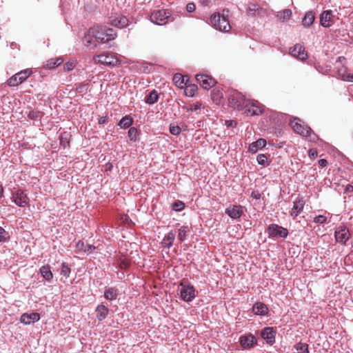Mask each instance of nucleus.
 <instances>
[{
  "label": "nucleus",
  "instance_id": "obj_1",
  "mask_svg": "<svg viewBox=\"0 0 353 353\" xmlns=\"http://www.w3.org/2000/svg\"><path fill=\"white\" fill-rule=\"evenodd\" d=\"M290 125L296 133L307 139L310 141H316L318 139L317 135L309 126L304 125L301 119L293 118L290 120Z\"/></svg>",
  "mask_w": 353,
  "mask_h": 353
},
{
  "label": "nucleus",
  "instance_id": "obj_2",
  "mask_svg": "<svg viewBox=\"0 0 353 353\" xmlns=\"http://www.w3.org/2000/svg\"><path fill=\"white\" fill-rule=\"evenodd\" d=\"M95 30V39L98 43H106L110 41L115 39L117 37V31L112 28H102L99 26H94Z\"/></svg>",
  "mask_w": 353,
  "mask_h": 353
},
{
  "label": "nucleus",
  "instance_id": "obj_3",
  "mask_svg": "<svg viewBox=\"0 0 353 353\" xmlns=\"http://www.w3.org/2000/svg\"><path fill=\"white\" fill-rule=\"evenodd\" d=\"M210 24L221 32H228L231 29L228 19L219 13H214L211 16Z\"/></svg>",
  "mask_w": 353,
  "mask_h": 353
},
{
  "label": "nucleus",
  "instance_id": "obj_4",
  "mask_svg": "<svg viewBox=\"0 0 353 353\" xmlns=\"http://www.w3.org/2000/svg\"><path fill=\"white\" fill-rule=\"evenodd\" d=\"M172 17V11L170 10H154L150 16V21L159 26L166 24ZM172 21V19H170Z\"/></svg>",
  "mask_w": 353,
  "mask_h": 353
},
{
  "label": "nucleus",
  "instance_id": "obj_5",
  "mask_svg": "<svg viewBox=\"0 0 353 353\" xmlns=\"http://www.w3.org/2000/svg\"><path fill=\"white\" fill-rule=\"evenodd\" d=\"M93 60L95 63L108 66H115L120 63L119 59L110 52H103L100 54L94 55Z\"/></svg>",
  "mask_w": 353,
  "mask_h": 353
},
{
  "label": "nucleus",
  "instance_id": "obj_6",
  "mask_svg": "<svg viewBox=\"0 0 353 353\" xmlns=\"http://www.w3.org/2000/svg\"><path fill=\"white\" fill-rule=\"evenodd\" d=\"M228 101L231 107L238 110H243L248 99L241 92L234 90L230 93Z\"/></svg>",
  "mask_w": 353,
  "mask_h": 353
},
{
  "label": "nucleus",
  "instance_id": "obj_7",
  "mask_svg": "<svg viewBox=\"0 0 353 353\" xmlns=\"http://www.w3.org/2000/svg\"><path fill=\"white\" fill-rule=\"evenodd\" d=\"M178 291L181 299L185 302H190L195 298V289L192 285L181 283Z\"/></svg>",
  "mask_w": 353,
  "mask_h": 353
},
{
  "label": "nucleus",
  "instance_id": "obj_8",
  "mask_svg": "<svg viewBox=\"0 0 353 353\" xmlns=\"http://www.w3.org/2000/svg\"><path fill=\"white\" fill-rule=\"evenodd\" d=\"M269 238H286L288 235V230L282 226L277 224H270L267 230Z\"/></svg>",
  "mask_w": 353,
  "mask_h": 353
},
{
  "label": "nucleus",
  "instance_id": "obj_9",
  "mask_svg": "<svg viewBox=\"0 0 353 353\" xmlns=\"http://www.w3.org/2000/svg\"><path fill=\"white\" fill-rule=\"evenodd\" d=\"M11 200L19 207H26L29 203L27 193L21 189H17L12 192Z\"/></svg>",
  "mask_w": 353,
  "mask_h": 353
},
{
  "label": "nucleus",
  "instance_id": "obj_10",
  "mask_svg": "<svg viewBox=\"0 0 353 353\" xmlns=\"http://www.w3.org/2000/svg\"><path fill=\"white\" fill-rule=\"evenodd\" d=\"M128 19L119 13H112L108 18V23L118 28H125L128 25Z\"/></svg>",
  "mask_w": 353,
  "mask_h": 353
},
{
  "label": "nucleus",
  "instance_id": "obj_11",
  "mask_svg": "<svg viewBox=\"0 0 353 353\" xmlns=\"http://www.w3.org/2000/svg\"><path fill=\"white\" fill-rule=\"evenodd\" d=\"M351 234L348 228L344 225L337 227L334 232V237L336 243L345 245L346 242L350 239Z\"/></svg>",
  "mask_w": 353,
  "mask_h": 353
},
{
  "label": "nucleus",
  "instance_id": "obj_12",
  "mask_svg": "<svg viewBox=\"0 0 353 353\" xmlns=\"http://www.w3.org/2000/svg\"><path fill=\"white\" fill-rule=\"evenodd\" d=\"M241 347L243 350H250L256 345V339L252 334L242 335L239 338Z\"/></svg>",
  "mask_w": 353,
  "mask_h": 353
},
{
  "label": "nucleus",
  "instance_id": "obj_13",
  "mask_svg": "<svg viewBox=\"0 0 353 353\" xmlns=\"http://www.w3.org/2000/svg\"><path fill=\"white\" fill-rule=\"evenodd\" d=\"M196 79L200 83L201 86L205 90L210 89L216 83V81L212 77L205 74H197L196 76Z\"/></svg>",
  "mask_w": 353,
  "mask_h": 353
},
{
  "label": "nucleus",
  "instance_id": "obj_14",
  "mask_svg": "<svg viewBox=\"0 0 353 353\" xmlns=\"http://www.w3.org/2000/svg\"><path fill=\"white\" fill-rule=\"evenodd\" d=\"M95 30L93 27L89 28L83 38V43L85 46H98L99 43L95 39Z\"/></svg>",
  "mask_w": 353,
  "mask_h": 353
},
{
  "label": "nucleus",
  "instance_id": "obj_15",
  "mask_svg": "<svg viewBox=\"0 0 353 353\" xmlns=\"http://www.w3.org/2000/svg\"><path fill=\"white\" fill-rule=\"evenodd\" d=\"M243 110L248 115L250 116L259 115L263 112L261 106L249 99Z\"/></svg>",
  "mask_w": 353,
  "mask_h": 353
},
{
  "label": "nucleus",
  "instance_id": "obj_16",
  "mask_svg": "<svg viewBox=\"0 0 353 353\" xmlns=\"http://www.w3.org/2000/svg\"><path fill=\"white\" fill-rule=\"evenodd\" d=\"M290 52L292 56L301 61L307 58V53L305 50V48L300 44H296L291 48Z\"/></svg>",
  "mask_w": 353,
  "mask_h": 353
},
{
  "label": "nucleus",
  "instance_id": "obj_17",
  "mask_svg": "<svg viewBox=\"0 0 353 353\" xmlns=\"http://www.w3.org/2000/svg\"><path fill=\"white\" fill-rule=\"evenodd\" d=\"M261 336L267 343L272 345L275 342L276 331L273 327H266L261 330Z\"/></svg>",
  "mask_w": 353,
  "mask_h": 353
},
{
  "label": "nucleus",
  "instance_id": "obj_18",
  "mask_svg": "<svg viewBox=\"0 0 353 353\" xmlns=\"http://www.w3.org/2000/svg\"><path fill=\"white\" fill-rule=\"evenodd\" d=\"M243 213V207L239 205H233L225 209V214L232 219H239Z\"/></svg>",
  "mask_w": 353,
  "mask_h": 353
},
{
  "label": "nucleus",
  "instance_id": "obj_19",
  "mask_svg": "<svg viewBox=\"0 0 353 353\" xmlns=\"http://www.w3.org/2000/svg\"><path fill=\"white\" fill-rule=\"evenodd\" d=\"M40 319V315L37 312L32 313H23L20 317L21 323L29 325L39 321Z\"/></svg>",
  "mask_w": 353,
  "mask_h": 353
},
{
  "label": "nucleus",
  "instance_id": "obj_20",
  "mask_svg": "<svg viewBox=\"0 0 353 353\" xmlns=\"http://www.w3.org/2000/svg\"><path fill=\"white\" fill-rule=\"evenodd\" d=\"M333 14L332 10H325L320 15V23L324 28L332 26Z\"/></svg>",
  "mask_w": 353,
  "mask_h": 353
},
{
  "label": "nucleus",
  "instance_id": "obj_21",
  "mask_svg": "<svg viewBox=\"0 0 353 353\" xmlns=\"http://www.w3.org/2000/svg\"><path fill=\"white\" fill-rule=\"evenodd\" d=\"M95 312L97 313V319L99 321H103L108 314H109V309L107 306L104 305L103 303L99 304L96 309Z\"/></svg>",
  "mask_w": 353,
  "mask_h": 353
},
{
  "label": "nucleus",
  "instance_id": "obj_22",
  "mask_svg": "<svg viewBox=\"0 0 353 353\" xmlns=\"http://www.w3.org/2000/svg\"><path fill=\"white\" fill-rule=\"evenodd\" d=\"M176 232L171 230L165 235L162 241L163 247L165 248H170L173 245L175 239Z\"/></svg>",
  "mask_w": 353,
  "mask_h": 353
},
{
  "label": "nucleus",
  "instance_id": "obj_23",
  "mask_svg": "<svg viewBox=\"0 0 353 353\" xmlns=\"http://www.w3.org/2000/svg\"><path fill=\"white\" fill-rule=\"evenodd\" d=\"M253 312L256 315L264 316L268 313V307L261 302H256L252 307Z\"/></svg>",
  "mask_w": 353,
  "mask_h": 353
},
{
  "label": "nucleus",
  "instance_id": "obj_24",
  "mask_svg": "<svg viewBox=\"0 0 353 353\" xmlns=\"http://www.w3.org/2000/svg\"><path fill=\"white\" fill-rule=\"evenodd\" d=\"M119 291L117 288L114 287L106 288L104 291V298L108 301H113L117 299Z\"/></svg>",
  "mask_w": 353,
  "mask_h": 353
},
{
  "label": "nucleus",
  "instance_id": "obj_25",
  "mask_svg": "<svg viewBox=\"0 0 353 353\" xmlns=\"http://www.w3.org/2000/svg\"><path fill=\"white\" fill-rule=\"evenodd\" d=\"M266 145V141L263 139H259L252 143L249 146V151L252 153H256L259 149L264 148Z\"/></svg>",
  "mask_w": 353,
  "mask_h": 353
},
{
  "label": "nucleus",
  "instance_id": "obj_26",
  "mask_svg": "<svg viewBox=\"0 0 353 353\" xmlns=\"http://www.w3.org/2000/svg\"><path fill=\"white\" fill-rule=\"evenodd\" d=\"M304 207V201L299 200L294 203L293 208H292L290 214L292 216H297L303 211Z\"/></svg>",
  "mask_w": 353,
  "mask_h": 353
},
{
  "label": "nucleus",
  "instance_id": "obj_27",
  "mask_svg": "<svg viewBox=\"0 0 353 353\" xmlns=\"http://www.w3.org/2000/svg\"><path fill=\"white\" fill-rule=\"evenodd\" d=\"M315 19V14L313 11H308L305 13L302 24L305 27H310Z\"/></svg>",
  "mask_w": 353,
  "mask_h": 353
},
{
  "label": "nucleus",
  "instance_id": "obj_28",
  "mask_svg": "<svg viewBox=\"0 0 353 353\" xmlns=\"http://www.w3.org/2000/svg\"><path fill=\"white\" fill-rule=\"evenodd\" d=\"M190 229L187 225H182L178 230V240L183 242L186 240L187 236L190 234Z\"/></svg>",
  "mask_w": 353,
  "mask_h": 353
},
{
  "label": "nucleus",
  "instance_id": "obj_29",
  "mask_svg": "<svg viewBox=\"0 0 353 353\" xmlns=\"http://www.w3.org/2000/svg\"><path fill=\"white\" fill-rule=\"evenodd\" d=\"M159 100V94L157 90H152L145 97V101L149 105H153Z\"/></svg>",
  "mask_w": 353,
  "mask_h": 353
},
{
  "label": "nucleus",
  "instance_id": "obj_30",
  "mask_svg": "<svg viewBox=\"0 0 353 353\" xmlns=\"http://www.w3.org/2000/svg\"><path fill=\"white\" fill-rule=\"evenodd\" d=\"M39 272L41 276L47 281H50L53 278V274L50 270V267L48 265L41 267Z\"/></svg>",
  "mask_w": 353,
  "mask_h": 353
},
{
  "label": "nucleus",
  "instance_id": "obj_31",
  "mask_svg": "<svg viewBox=\"0 0 353 353\" xmlns=\"http://www.w3.org/2000/svg\"><path fill=\"white\" fill-rule=\"evenodd\" d=\"M63 62V59L61 57L50 59L46 61L45 67L48 69H52L60 65Z\"/></svg>",
  "mask_w": 353,
  "mask_h": 353
},
{
  "label": "nucleus",
  "instance_id": "obj_32",
  "mask_svg": "<svg viewBox=\"0 0 353 353\" xmlns=\"http://www.w3.org/2000/svg\"><path fill=\"white\" fill-rule=\"evenodd\" d=\"M133 123V119L130 116H125L119 122L118 125L123 129H127L130 127Z\"/></svg>",
  "mask_w": 353,
  "mask_h": 353
},
{
  "label": "nucleus",
  "instance_id": "obj_33",
  "mask_svg": "<svg viewBox=\"0 0 353 353\" xmlns=\"http://www.w3.org/2000/svg\"><path fill=\"white\" fill-rule=\"evenodd\" d=\"M75 92L77 94L83 96L88 91V83L83 82L75 85Z\"/></svg>",
  "mask_w": 353,
  "mask_h": 353
},
{
  "label": "nucleus",
  "instance_id": "obj_34",
  "mask_svg": "<svg viewBox=\"0 0 353 353\" xmlns=\"http://www.w3.org/2000/svg\"><path fill=\"white\" fill-rule=\"evenodd\" d=\"M32 74V70L30 69H26L24 70H21L19 72L17 73V78L20 83H23Z\"/></svg>",
  "mask_w": 353,
  "mask_h": 353
},
{
  "label": "nucleus",
  "instance_id": "obj_35",
  "mask_svg": "<svg viewBox=\"0 0 353 353\" xmlns=\"http://www.w3.org/2000/svg\"><path fill=\"white\" fill-rule=\"evenodd\" d=\"M185 77L180 74H176L173 77V81L176 86L179 88H183L184 85L185 86L186 85L185 83Z\"/></svg>",
  "mask_w": 353,
  "mask_h": 353
},
{
  "label": "nucleus",
  "instance_id": "obj_36",
  "mask_svg": "<svg viewBox=\"0 0 353 353\" xmlns=\"http://www.w3.org/2000/svg\"><path fill=\"white\" fill-rule=\"evenodd\" d=\"M128 135L130 141L136 142L138 140L139 135L137 129L134 127L130 128L128 132Z\"/></svg>",
  "mask_w": 353,
  "mask_h": 353
},
{
  "label": "nucleus",
  "instance_id": "obj_37",
  "mask_svg": "<svg viewBox=\"0 0 353 353\" xmlns=\"http://www.w3.org/2000/svg\"><path fill=\"white\" fill-rule=\"evenodd\" d=\"M294 348L298 353H309L307 343L299 342L294 345Z\"/></svg>",
  "mask_w": 353,
  "mask_h": 353
},
{
  "label": "nucleus",
  "instance_id": "obj_38",
  "mask_svg": "<svg viewBox=\"0 0 353 353\" xmlns=\"http://www.w3.org/2000/svg\"><path fill=\"white\" fill-rule=\"evenodd\" d=\"M292 15V11L290 9H285L277 14V17L283 21L288 20Z\"/></svg>",
  "mask_w": 353,
  "mask_h": 353
},
{
  "label": "nucleus",
  "instance_id": "obj_39",
  "mask_svg": "<svg viewBox=\"0 0 353 353\" xmlns=\"http://www.w3.org/2000/svg\"><path fill=\"white\" fill-rule=\"evenodd\" d=\"M197 90V86L194 84L185 85V94L188 97H193Z\"/></svg>",
  "mask_w": 353,
  "mask_h": 353
},
{
  "label": "nucleus",
  "instance_id": "obj_40",
  "mask_svg": "<svg viewBox=\"0 0 353 353\" xmlns=\"http://www.w3.org/2000/svg\"><path fill=\"white\" fill-rule=\"evenodd\" d=\"M70 272L71 269L69 265L65 262H63L61 263V274L68 279L70 276Z\"/></svg>",
  "mask_w": 353,
  "mask_h": 353
},
{
  "label": "nucleus",
  "instance_id": "obj_41",
  "mask_svg": "<svg viewBox=\"0 0 353 353\" xmlns=\"http://www.w3.org/2000/svg\"><path fill=\"white\" fill-rule=\"evenodd\" d=\"M339 74L341 76L343 80L353 82V74H347L346 68H343L339 70Z\"/></svg>",
  "mask_w": 353,
  "mask_h": 353
},
{
  "label": "nucleus",
  "instance_id": "obj_42",
  "mask_svg": "<svg viewBox=\"0 0 353 353\" xmlns=\"http://www.w3.org/2000/svg\"><path fill=\"white\" fill-rule=\"evenodd\" d=\"M118 265L121 269L128 268L130 265V261L126 258L119 257L117 260Z\"/></svg>",
  "mask_w": 353,
  "mask_h": 353
},
{
  "label": "nucleus",
  "instance_id": "obj_43",
  "mask_svg": "<svg viewBox=\"0 0 353 353\" xmlns=\"http://www.w3.org/2000/svg\"><path fill=\"white\" fill-rule=\"evenodd\" d=\"M185 208V204L183 202L181 201H176L174 203H173L172 205V208L174 211L180 212L182 210H183Z\"/></svg>",
  "mask_w": 353,
  "mask_h": 353
},
{
  "label": "nucleus",
  "instance_id": "obj_44",
  "mask_svg": "<svg viewBox=\"0 0 353 353\" xmlns=\"http://www.w3.org/2000/svg\"><path fill=\"white\" fill-rule=\"evenodd\" d=\"M202 108H203V106L200 103H196L192 105H190V106L189 108L183 107V108L185 109L187 112L196 111L198 110L201 109Z\"/></svg>",
  "mask_w": 353,
  "mask_h": 353
},
{
  "label": "nucleus",
  "instance_id": "obj_45",
  "mask_svg": "<svg viewBox=\"0 0 353 353\" xmlns=\"http://www.w3.org/2000/svg\"><path fill=\"white\" fill-rule=\"evenodd\" d=\"M87 244H85L82 241H79L76 244V252L81 253L85 252Z\"/></svg>",
  "mask_w": 353,
  "mask_h": 353
},
{
  "label": "nucleus",
  "instance_id": "obj_46",
  "mask_svg": "<svg viewBox=\"0 0 353 353\" xmlns=\"http://www.w3.org/2000/svg\"><path fill=\"white\" fill-rule=\"evenodd\" d=\"M43 113L40 111L31 110L29 112L28 117L31 119H38L41 118Z\"/></svg>",
  "mask_w": 353,
  "mask_h": 353
},
{
  "label": "nucleus",
  "instance_id": "obj_47",
  "mask_svg": "<svg viewBox=\"0 0 353 353\" xmlns=\"http://www.w3.org/2000/svg\"><path fill=\"white\" fill-rule=\"evenodd\" d=\"M256 161L259 165H267L268 158L264 154H259L257 155Z\"/></svg>",
  "mask_w": 353,
  "mask_h": 353
},
{
  "label": "nucleus",
  "instance_id": "obj_48",
  "mask_svg": "<svg viewBox=\"0 0 353 353\" xmlns=\"http://www.w3.org/2000/svg\"><path fill=\"white\" fill-rule=\"evenodd\" d=\"M8 83L10 86H17L19 84H21L20 81H19L17 74H14L12 76L8 81Z\"/></svg>",
  "mask_w": 353,
  "mask_h": 353
},
{
  "label": "nucleus",
  "instance_id": "obj_49",
  "mask_svg": "<svg viewBox=\"0 0 353 353\" xmlns=\"http://www.w3.org/2000/svg\"><path fill=\"white\" fill-rule=\"evenodd\" d=\"M313 221L317 224H323L327 223V217L324 215H318L314 218Z\"/></svg>",
  "mask_w": 353,
  "mask_h": 353
},
{
  "label": "nucleus",
  "instance_id": "obj_50",
  "mask_svg": "<svg viewBox=\"0 0 353 353\" xmlns=\"http://www.w3.org/2000/svg\"><path fill=\"white\" fill-rule=\"evenodd\" d=\"M8 237V233L2 227H0V243L6 242Z\"/></svg>",
  "mask_w": 353,
  "mask_h": 353
},
{
  "label": "nucleus",
  "instance_id": "obj_51",
  "mask_svg": "<svg viewBox=\"0 0 353 353\" xmlns=\"http://www.w3.org/2000/svg\"><path fill=\"white\" fill-rule=\"evenodd\" d=\"M181 132V128L179 125H170V132L172 135H179Z\"/></svg>",
  "mask_w": 353,
  "mask_h": 353
},
{
  "label": "nucleus",
  "instance_id": "obj_52",
  "mask_svg": "<svg viewBox=\"0 0 353 353\" xmlns=\"http://www.w3.org/2000/svg\"><path fill=\"white\" fill-rule=\"evenodd\" d=\"M75 67V63L72 61H68L63 66L64 71L69 72L72 70Z\"/></svg>",
  "mask_w": 353,
  "mask_h": 353
},
{
  "label": "nucleus",
  "instance_id": "obj_53",
  "mask_svg": "<svg viewBox=\"0 0 353 353\" xmlns=\"http://www.w3.org/2000/svg\"><path fill=\"white\" fill-rule=\"evenodd\" d=\"M308 155L310 158L314 159L318 156V152L316 149L312 148L308 151Z\"/></svg>",
  "mask_w": 353,
  "mask_h": 353
},
{
  "label": "nucleus",
  "instance_id": "obj_54",
  "mask_svg": "<svg viewBox=\"0 0 353 353\" xmlns=\"http://www.w3.org/2000/svg\"><path fill=\"white\" fill-rule=\"evenodd\" d=\"M196 9L195 4L194 3H188L186 6V10L188 12H193Z\"/></svg>",
  "mask_w": 353,
  "mask_h": 353
},
{
  "label": "nucleus",
  "instance_id": "obj_55",
  "mask_svg": "<svg viewBox=\"0 0 353 353\" xmlns=\"http://www.w3.org/2000/svg\"><path fill=\"white\" fill-rule=\"evenodd\" d=\"M96 250V247L92 245L87 244L85 253L88 254L92 253Z\"/></svg>",
  "mask_w": 353,
  "mask_h": 353
},
{
  "label": "nucleus",
  "instance_id": "obj_56",
  "mask_svg": "<svg viewBox=\"0 0 353 353\" xmlns=\"http://www.w3.org/2000/svg\"><path fill=\"white\" fill-rule=\"evenodd\" d=\"M212 0H199V3L203 6L210 7L212 5Z\"/></svg>",
  "mask_w": 353,
  "mask_h": 353
},
{
  "label": "nucleus",
  "instance_id": "obj_57",
  "mask_svg": "<svg viewBox=\"0 0 353 353\" xmlns=\"http://www.w3.org/2000/svg\"><path fill=\"white\" fill-rule=\"evenodd\" d=\"M108 121V117L107 116H103L99 118L98 123L99 124H105Z\"/></svg>",
  "mask_w": 353,
  "mask_h": 353
},
{
  "label": "nucleus",
  "instance_id": "obj_58",
  "mask_svg": "<svg viewBox=\"0 0 353 353\" xmlns=\"http://www.w3.org/2000/svg\"><path fill=\"white\" fill-rule=\"evenodd\" d=\"M319 165L322 168L325 167L327 165V161L326 159H321L319 160Z\"/></svg>",
  "mask_w": 353,
  "mask_h": 353
},
{
  "label": "nucleus",
  "instance_id": "obj_59",
  "mask_svg": "<svg viewBox=\"0 0 353 353\" xmlns=\"http://www.w3.org/2000/svg\"><path fill=\"white\" fill-rule=\"evenodd\" d=\"M225 124L228 126V127H233V126H235L236 125V122L234 120H229V121H225Z\"/></svg>",
  "mask_w": 353,
  "mask_h": 353
},
{
  "label": "nucleus",
  "instance_id": "obj_60",
  "mask_svg": "<svg viewBox=\"0 0 353 353\" xmlns=\"http://www.w3.org/2000/svg\"><path fill=\"white\" fill-rule=\"evenodd\" d=\"M251 196L253 199H259L261 198V194L259 192H252L251 194Z\"/></svg>",
  "mask_w": 353,
  "mask_h": 353
},
{
  "label": "nucleus",
  "instance_id": "obj_61",
  "mask_svg": "<svg viewBox=\"0 0 353 353\" xmlns=\"http://www.w3.org/2000/svg\"><path fill=\"white\" fill-rule=\"evenodd\" d=\"M345 192H346V193H348V192L352 193V192H353V186L352 185L348 184L345 187Z\"/></svg>",
  "mask_w": 353,
  "mask_h": 353
},
{
  "label": "nucleus",
  "instance_id": "obj_62",
  "mask_svg": "<svg viewBox=\"0 0 353 353\" xmlns=\"http://www.w3.org/2000/svg\"><path fill=\"white\" fill-rule=\"evenodd\" d=\"M4 189L2 185H0V198H1L3 195Z\"/></svg>",
  "mask_w": 353,
  "mask_h": 353
},
{
  "label": "nucleus",
  "instance_id": "obj_63",
  "mask_svg": "<svg viewBox=\"0 0 353 353\" xmlns=\"http://www.w3.org/2000/svg\"><path fill=\"white\" fill-rule=\"evenodd\" d=\"M256 7V6L255 5H254V8H251L250 7V10H256L257 9Z\"/></svg>",
  "mask_w": 353,
  "mask_h": 353
},
{
  "label": "nucleus",
  "instance_id": "obj_64",
  "mask_svg": "<svg viewBox=\"0 0 353 353\" xmlns=\"http://www.w3.org/2000/svg\"><path fill=\"white\" fill-rule=\"evenodd\" d=\"M214 97H214V93H213V96H212L213 99H214Z\"/></svg>",
  "mask_w": 353,
  "mask_h": 353
}]
</instances>
